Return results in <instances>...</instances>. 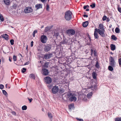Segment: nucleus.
Segmentation results:
<instances>
[{
	"instance_id": "8fccbe9b",
	"label": "nucleus",
	"mask_w": 121,
	"mask_h": 121,
	"mask_svg": "<svg viewBox=\"0 0 121 121\" xmlns=\"http://www.w3.org/2000/svg\"><path fill=\"white\" fill-rule=\"evenodd\" d=\"M107 18V17L106 16H104L103 18H102V20L103 21H104Z\"/></svg>"
},
{
	"instance_id": "393cba45",
	"label": "nucleus",
	"mask_w": 121,
	"mask_h": 121,
	"mask_svg": "<svg viewBox=\"0 0 121 121\" xmlns=\"http://www.w3.org/2000/svg\"><path fill=\"white\" fill-rule=\"evenodd\" d=\"M111 37V39L114 40H116L117 39V38L114 35H112Z\"/></svg>"
},
{
	"instance_id": "5701e85b",
	"label": "nucleus",
	"mask_w": 121,
	"mask_h": 121,
	"mask_svg": "<svg viewBox=\"0 0 121 121\" xmlns=\"http://www.w3.org/2000/svg\"><path fill=\"white\" fill-rule=\"evenodd\" d=\"M92 75L93 78L94 79H95L96 78V74L95 72H93Z\"/></svg>"
},
{
	"instance_id": "412c9836",
	"label": "nucleus",
	"mask_w": 121,
	"mask_h": 121,
	"mask_svg": "<svg viewBox=\"0 0 121 121\" xmlns=\"http://www.w3.org/2000/svg\"><path fill=\"white\" fill-rule=\"evenodd\" d=\"M99 28L101 30L104 29V28L103 25L102 24H100L99 25Z\"/></svg>"
},
{
	"instance_id": "6e6552de",
	"label": "nucleus",
	"mask_w": 121,
	"mask_h": 121,
	"mask_svg": "<svg viewBox=\"0 0 121 121\" xmlns=\"http://www.w3.org/2000/svg\"><path fill=\"white\" fill-rule=\"evenodd\" d=\"M41 73L42 75H43L47 76L49 73L48 70L45 68H43L41 71Z\"/></svg>"
},
{
	"instance_id": "20e7f679",
	"label": "nucleus",
	"mask_w": 121,
	"mask_h": 121,
	"mask_svg": "<svg viewBox=\"0 0 121 121\" xmlns=\"http://www.w3.org/2000/svg\"><path fill=\"white\" fill-rule=\"evenodd\" d=\"M95 30L97 32H98L99 35H101L102 37H105V35L104 34L105 31L104 29H103L102 30H100L99 29L96 28L95 29Z\"/></svg>"
},
{
	"instance_id": "c9c22d12",
	"label": "nucleus",
	"mask_w": 121,
	"mask_h": 121,
	"mask_svg": "<svg viewBox=\"0 0 121 121\" xmlns=\"http://www.w3.org/2000/svg\"><path fill=\"white\" fill-rule=\"evenodd\" d=\"M48 117L50 118H51L52 117V114L48 112Z\"/></svg>"
},
{
	"instance_id": "f8f14e48",
	"label": "nucleus",
	"mask_w": 121,
	"mask_h": 121,
	"mask_svg": "<svg viewBox=\"0 0 121 121\" xmlns=\"http://www.w3.org/2000/svg\"><path fill=\"white\" fill-rule=\"evenodd\" d=\"M32 11V9L31 7H26L24 10V12L26 13H29L31 12Z\"/></svg>"
},
{
	"instance_id": "0e129e2a",
	"label": "nucleus",
	"mask_w": 121,
	"mask_h": 121,
	"mask_svg": "<svg viewBox=\"0 0 121 121\" xmlns=\"http://www.w3.org/2000/svg\"><path fill=\"white\" fill-rule=\"evenodd\" d=\"M88 38L89 39V41L91 42V37H90V36H89V37Z\"/></svg>"
},
{
	"instance_id": "f257e3e1",
	"label": "nucleus",
	"mask_w": 121,
	"mask_h": 121,
	"mask_svg": "<svg viewBox=\"0 0 121 121\" xmlns=\"http://www.w3.org/2000/svg\"><path fill=\"white\" fill-rule=\"evenodd\" d=\"M72 13L70 10L67 11L65 13V17L66 20L68 21H69L72 18Z\"/></svg>"
},
{
	"instance_id": "052dcab7",
	"label": "nucleus",
	"mask_w": 121,
	"mask_h": 121,
	"mask_svg": "<svg viewBox=\"0 0 121 121\" xmlns=\"http://www.w3.org/2000/svg\"><path fill=\"white\" fill-rule=\"evenodd\" d=\"M43 3H44L45 1L46 0H40Z\"/></svg>"
},
{
	"instance_id": "c85d7f7f",
	"label": "nucleus",
	"mask_w": 121,
	"mask_h": 121,
	"mask_svg": "<svg viewBox=\"0 0 121 121\" xmlns=\"http://www.w3.org/2000/svg\"><path fill=\"white\" fill-rule=\"evenodd\" d=\"M74 105L73 104H71L69 106V109H71L72 108H74Z\"/></svg>"
},
{
	"instance_id": "ddd939ff",
	"label": "nucleus",
	"mask_w": 121,
	"mask_h": 121,
	"mask_svg": "<svg viewBox=\"0 0 121 121\" xmlns=\"http://www.w3.org/2000/svg\"><path fill=\"white\" fill-rule=\"evenodd\" d=\"M1 36L3 38H4L6 40H8L9 38V36L7 34H5L1 35Z\"/></svg>"
},
{
	"instance_id": "bb28decb",
	"label": "nucleus",
	"mask_w": 121,
	"mask_h": 121,
	"mask_svg": "<svg viewBox=\"0 0 121 121\" xmlns=\"http://www.w3.org/2000/svg\"><path fill=\"white\" fill-rule=\"evenodd\" d=\"M92 95V92H90L88 93L87 95V97L88 98H91V96Z\"/></svg>"
},
{
	"instance_id": "a18cd8bd",
	"label": "nucleus",
	"mask_w": 121,
	"mask_h": 121,
	"mask_svg": "<svg viewBox=\"0 0 121 121\" xmlns=\"http://www.w3.org/2000/svg\"><path fill=\"white\" fill-rule=\"evenodd\" d=\"M118 62L119 65L121 66V58H120L118 59Z\"/></svg>"
},
{
	"instance_id": "7ed1b4c3",
	"label": "nucleus",
	"mask_w": 121,
	"mask_h": 121,
	"mask_svg": "<svg viewBox=\"0 0 121 121\" xmlns=\"http://www.w3.org/2000/svg\"><path fill=\"white\" fill-rule=\"evenodd\" d=\"M66 33L69 35H73L75 34V31L73 29H69L66 30Z\"/></svg>"
},
{
	"instance_id": "69168bd1",
	"label": "nucleus",
	"mask_w": 121,
	"mask_h": 121,
	"mask_svg": "<svg viewBox=\"0 0 121 121\" xmlns=\"http://www.w3.org/2000/svg\"><path fill=\"white\" fill-rule=\"evenodd\" d=\"M112 26V25H109V27L110 28H111Z\"/></svg>"
},
{
	"instance_id": "2eb2a0df",
	"label": "nucleus",
	"mask_w": 121,
	"mask_h": 121,
	"mask_svg": "<svg viewBox=\"0 0 121 121\" xmlns=\"http://www.w3.org/2000/svg\"><path fill=\"white\" fill-rule=\"evenodd\" d=\"M52 28V27H51L47 26L46 27L44 30V31L45 32H47L48 31L50 30Z\"/></svg>"
},
{
	"instance_id": "864d4df0",
	"label": "nucleus",
	"mask_w": 121,
	"mask_h": 121,
	"mask_svg": "<svg viewBox=\"0 0 121 121\" xmlns=\"http://www.w3.org/2000/svg\"><path fill=\"white\" fill-rule=\"evenodd\" d=\"M91 88H94V89H95L96 88V86L94 85V86H91Z\"/></svg>"
},
{
	"instance_id": "5fc2aeb1",
	"label": "nucleus",
	"mask_w": 121,
	"mask_h": 121,
	"mask_svg": "<svg viewBox=\"0 0 121 121\" xmlns=\"http://www.w3.org/2000/svg\"><path fill=\"white\" fill-rule=\"evenodd\" d=\"M28 99L30 101V103L33 100V99L32 98L29 99V98H28Z\"/></svg>"
},
{
	"instance_id": "4d7b16f0",
	"label": "nucleus",
	"mask_w": 121,
	"mask_h": 121,
	"mask_svg": "<svg viewBox=\"0 0 121 121\" xmlns=\"http://www.w3.org/2000/svg\"><path fill=\"white\" fill-rule=\"evenodd\" d=\"M77 120H79V121H83V120L81 119H79L78 118H76Z\"/></svg>"
},
{
	"instance_id": "6e6d98bb",
	"label": "nucleus",
	"mask_w": 121,
	"mask_h": 121,
	"mask_svg": "<svg viewBox=\"0 0 121 121\" xmlns=\"http://www.w3.org/2000/svg\"><path fill=\"white\" fill-rule=\"evenodd\" d=\"M91 41L90 42L89 41V42L87 43H86V45H89L91 44Z\"/></svg>"
},
{
	"instance_id": "58836bf2",
	"label": "nucleus",
	"mask_w": 121,
	"mask_h": 121,
	"mask_svg": "<svg viewBox=\"0 0 121 121\" xmlns=\"http://www.w3.org/2000/svg\"><path fill=\"white\" fill-rule=\"evenodd\" d=\"M2 92L3 94L5 95H8V94L7 92L5 91V90H3Z\"/></svg>"
},
{
	"instance_id": "603ef678",
	"label": "nucleus",
	"mask_w": 121,
	"mask_h": 121,
	"mask_svg": "<svg viewBox=\"0 0 121 121\" xmlns=\"http://www.w3.org/2000/svg\"><path fill=\"white\" fill-rule=\"evenodd\" d=\"M12 113L13 115H14L16 116V113L15 112H12Z\"/></svg>"
},
{
	"instance_id": "774afa93",
	"label": "nucleus",
	"mask_w": 121,
	"mask_h": 121,
	"mask_svg": "<svg viewBox=\"0 0 121 121\" xmlns=\"http://www.w3.org/2000/svg\"><path fill=\"white\" fill-rule=\"evenodd\" d=\"M86 8H89V6L88 5H86Z\"/></svg>"
},
{
	"instance_id": "37998d69",
	"label": "nucleus",
	"mask_w": 121,
	"mask_h": 121,
	"mask_svg": "<svg viewBox=\"0 0 121 121\" xmlns=\"http://www.w3.org/2000/svg\"><path fill=\"white\" fill-rule=\"evenodd\" d=\"M59 35V33H58L57 32H55L54 34V36L56 37H57Z\"/></svg>"
},
{
	"instance_id": "c756f323",
	"label": "nucleus",
	"mask_w": 121,
	"mask_h": 121,
	"mask_svg": "<svg viewBox=\"0 0 121 121\" xmlns=\"http://www.w3.org/2000/svg\"><path fill=\"white\" fill-rule=\"evenodd\" d=\"M120 30L117 27L115 29V32L116 33H119L120 32Z\"/></svg>"
},
{
	"instance_id": "09e8293b",
	"label": "nucleus",
	"mask_w": 121,
	"mask_h": 121,
	"mask_svg": "<svg viewBox=\"0 0 121 121\" xmlns=\"http://www.w3.org/2000/svg\"><path fill=\"white\" fill-rule=\"evenodd\" d=\"M117 9L119 12L121 13V8L118 6Z\"/></svg>"
},
{
	"instance_id": "680f3d73",
	"label": "nucleus",
	"mask_w": 121,
	"mask_h": 121,
	"mask_svg": "<svg viewBox=\"0 0 121 121\" xmlns=\"http://www.w3.org/2000/svg\"><path fill=\"white\" fill-rule=\"evenodd\" d=\"M86 8H87L86 5H85L83 7V8L85 9H86Z\"/></svg>"
},
{
	"instance_id": "4be33fe9",
	"label": "nucleus",
	"mask_w": 121,
	"mask_h": 121,
	"mask_svg": "<svg viewBox=\"0 0 121 121\" xmlns=\"http://www.w3.org/2000/svg\"><path fill=\"white\" fill-rule=\"evenodd\" d=\"M95 66L96 68L98 69L99 68V65L98 61H96V64L95 65Z\"/></svg>"
},
{
	"instance_id": "9d476101",
	"label": "nucleus",
	"mask_w": 121,
	"mask_h": 121,
	"mask_svg": "<svg viewBox=\"0 0 121 121\" xmlns=\"http://www.w3.org/2000/svg\"><path fill=\"white\" fill-rule=\"evenodd\" d=\"M52 56V54L51 53H49L45 54L44 55V58L46 60H47L51 58Z\"/></svg>"
},
{
	"instance_id": "473e14b6",
	"label": "nucleus",
	"mask_w": 121,
	"mask_h": 121,
	"mask_svg": "<svg viewBox=\"0 0 121 121\" xmlns=\"http://www.w3.org/2000/svg\"><path fill=\"white\" fill-rule=\"evenodd\" d=\"M115 121H121V117L116 118L115 119Z\"/></svg>"
},
{
	"instance_id": "13d9d810",
	"label": "nucleus",
	"mask_w": 121,
	"mask_h": 121,
	"mask_svg": "<svg viewBox=\"0 0 121 121\" xmlns=\"http://www.w3.org/2000/svg\"><path fill=\"white\" fill-rule=\"evenodd\" d=\"M33 41H32L31 42V46L32 47L33 46Z\"/></svg>"
},
{
	"instance_id": "9b49d317",
	"label": "nucleus",
	"mask_w": 121,
	"mask_h": 121,
	"mask_svg": "<svg viewBox=\"0 0 121 121\" xmlns=\"http://www.w3.org/2000/svg\"><path fill=\"white\" fill-rule=\"evenodd\" d=\"M45 82L47 84H49L52 81V78L48 76L45 78H44Z\"/></svg>"
},
{
	"instance_id": "7c9ffc66",
	"label": "nucleus",
	"mask_w": 121,
	"mask_h": 121,
	"mask_svg": "<svg viewBox=\"0 0 121 121\" xmlns=\"http://www.w3.org/2000/svg\"><path fill=\"white\" fill-rule=\"evenodd\" d=\"M27 109V107L26 106L24 105L22 107V109L23 110H26Z\"/></svg>"
},
{
	"instance_id": "a211bd4d",
	"label": "nucleus",
	"mask_w": 121,
	"mask_h": 121,
	"mask_svg": "<svg viewBox=\"0 0 121 121\" xmlns=\"http://www.w3.org/2000/svg\"><path fill=\"white\" fill-rule=\"evenodd\" d=\"M96 32V31L95 30L94 34V38L95 39H98L99 38V36L98 35V33Z\"/></svg>"
},
{
	"instance_id": "f03ea898",
	"label": "nucleus",
	"mask_w": 121,
	"mask_h": 121,
	"mask_svg": "<svg viewBox=\"0 0 121 121\" xmlns=\"http://www.w3.org/2000/svg\"><path fill=\"white\" fill-rule=\"evenodd\" d=\"M74 93H70L68 94L67 95V97L69 98V100L70 101H75L77 100V98L75 96Z\"/></svg>"
},
{
	"instance_id": "79ce46f5",
	"label": "nucleus",
	"mask_w": 121,
	"mask_h": 121,
	"mask_svg": "<svg viewBox=\"0 0 121 121\" xmlns=\"http://www.w3.org/2000/svg\"><path fill=\"white\" fill-rule=\"evenodd\" d=\"M93 54L95 56H97V52L96 50H94L93 52Z\"/></svg>"
},
{
	"instance_id": "c03bdc74",
	"label": "nucleus",
	"mask_w": 121,
	"mask_h": 121,
	"mask_svg": "<svg viewBox=\"0 0 121 121\" xmlns=\"http://www.w3.org/2000/svg\"><path fill=\"white\" fill-rule=\"evenodd\" d=\"M52 85L51 84H49L48 85V88L49 89H51L52 88Z\"/></svg>"
},
{
	"instance_id": "6ab92c4d",
	"label": "nucleus",
	"mask_w": 121,
	"mask_h": 121,
	"mask_svg": "<svg viewBox=\"0 0 121 121\" xmlns=\"http://www.w3.org/2000/svg\"><path fill=\"white\" fill-rule=\"evenodd\" d=\"M35 7L37 9H38L40 8H42V5L40 4H37L35 6Z\"/></svg>"
},
{
	"instance_id": "bf43d9fd",
	"label": "nucleus",
	"mask_w": 121,
	"mask_h": 121,
	"mask_svg": "<svg viewBox=\"0 0 121 121\" xmlns=\"http://www.w3.org/2000/svg\"><path fill=\"white\" fill-rule=\"evenodd\" d=\"M83 16L84 17H88V16L87 15H86L85 14L83 15Z\"/></svg>"
},
{
	"instance_id": "3c124183",
	"label": "nucleus",
	"mask_w": 121,
	"mask_h": 121,
	"mask_svg": "<svg viewBox=\"0 0 121 121\" xmlns=\"http://www.w3.org/2000/svg\"><path fill=\"white\" fill-rule=\"evenodd\" d=\"M93 50L92 49H91V56H92L93 55Z\"/></svg>"
},
{
	"instance_id": "b1692460",
	"label": "nucleus",
	"mask_w": 121,
	"mask_h": 121,
	"mask_svg": "<svg viewBox=\"0 0 121 121\" xmlns=\"http://www.w3.org/2000/svg\"><path fill=\"white\" fill-rule=\"evenodd\" d=\"M49 64L48 62L45 63L43 65V67L44 68H47L48 67Z\"/></svg>"
},
{
	"instance_id": "4c0bfd02",
	"label": "nucleus",
	"mask_w": 121,
	"mask_h": 121,
	"mask_svg": "<svg viewBox=\"0 0 121 121\" xmlns=\"http://www.w3.org/2000/svg\"><path fill=\"white\" fill-rule=\"evenodd\" d=\"M37 32V30H35L34 31L33 34V37H35V34Z\"/></svg>"
},
{
	"instance_id": "f704fd0d",
	"label": "nucleus",
	"mask_w": 121,
	"mask_h": 121,
	"mask_svg": "<svg viewBox=\"0 0 121 121\" xmlns=\"http://www.w3.org/2000/svg\"><path fill=\"white\" fill-rule=\"evenodd\" d=\"M17 5L16 4H14L13 6L12 7L11 9H15L16 8Z\"/></svg>"
},
{
	"instance_id": "2f4dec72",
	"label": "nucleus",
	"mask_w": 121,
	"mask_h": 121,
	"mask_svg": "<svg viewBox=\"0 0 121 121\" xmlns=\"http://www.w3.org/2000/svg\"><path fill=\"white\" fill-rule=\"evenodd\" d=\"M0 19L1 20V22H3L4 21V18L1 14H0Z\"/></svg>"
},
{
	"instance_id": "e2e57ef3",
	"label": "nucleus",
	"mask_w": 121,
	"mask_h": 121,
	"mask_svg": "<svg viewBox=\"0 0 121 121\" xmlns=\"http://www.w3.org/2000/svg\"><path fill=\"white\" fill-rule=\"evenodd\" d=\"M109 20H110L108 18H107V20L106 21H107V22H108L109 21Z\"/></svg>"
},
{
	"instance_id": "338daca9",
	"label": "nucleus",
	"mask_w": 121,
	"mask_h": 121,
	"mask_svg": "<svg viewBox=\"0 0 121 121\" xmlns=\"http://www.w3.org/2000/svg\"><path fill=\"white\" fill-rule=\"evenodd\" d=\"M28 64H29L28 62H26V63H25V65H28Z\"/></svg>"
},
{
	"instance_id": "dca6fc26",
	"label": "nucleus",
	"mask_w": 121,
	"mask_h": 121,
	"mask_svg": "<svg viewBox=\"0 0 121 121\" xmlns=\"http://www.w3.org/2000/svg\"><path fill=\"white\" fill-rule=\"evenodd\" d=\"M110 47L112 51H114L115 49L116 46L115 45L113 44H112L111 45Z\"/></svg>"
},
{
	"instance_id": "de8ad7c7",
	"label": "nucleus",
	"mask_w": 121,
	"mask_h": 121,
	"mask_svg": "<svg viewBox=\"0 0 121 121\" xmlns=\"http://www.w3.org/2000/svg\"><path fill=\"white\" fill-rule=\"evenodd\" d=\"M46 7V9L48 11H49V5L48 4H47V5Z\"/></svg>"
},
{
	"instance_id": "aec40b11",
	"label": "nucleus",
	"mask_w": 121,
	"mask_h": 121,
	"mask_svg": "<svg viewBox=\"0 0 121 121\" xmlns=\"http://www.w3.org/2000/svg\"><path fill=\"white\" fill-rule=\"evenodd\" d=\"M67 41L65 39L63 38V40L61 41V43L62 44H67Z\"/></svg>"
},
{
	"instance_id": "49530a36",
	"label": "nucleus",
	"mask_w": 121,
	"mask_h": 121,
	"mask_svg": "<svg viewBox=\"0 0 121 121\" xmlns=\"http://www.w3.org/2000/svg\"><path fill=\"white\" fill-rule=\"evenodd\" d=\"M4 87V86L2 84H0V89H3Z\"/></svg>"
},
{
	"instance_id": "1a4fd4ad",
	"label": "nucleus",
	"mask_w": 121,
	"mask_h": 121,
	"mask_svg": "<svg viewBox=\"0 0 121 121\" xmlns=\"http://www.w3.org/2000/svg\"><path fill=\"white\" fill-rule=\"evenodd\" d=\"M51 46L49 44L45 45L44 48V50L45 52H48L50 50Z\"/></svg>"
},
{
	"instance_id": "cd10ccee",
	"label": "nucleus",
	"mask_w": 121,
	"mask_h": 121,
	"mask_svg": "<svg viewBox=\"0 0 121 121\" xmlns=\"http://www.w3.org/2000/svg\"><path fill=\"white\" fill-rule=\"evenodd\" d=\"M112 66H109L108 67V70L110 71H112L113 70V69Z\"/></svg>"
},
{
	"instance_id": "72a5a7b5",
	"label": "nucleus",
	"mask_w": 121,
	"mask_h": 121,
	"mask_svg": "<svg viewBox=\"0 0 121 121\" xmlns=\"http://www.w3.org/2000/svg\"><path fill=\"white\" fill-rule=\"evenodd\" d=\"M26 68H23L22 69V73H24L26 71Z\"/></svg>"
},
{
	"instance_id": "f3484780",
	"label": "nucleus",
	"mask_w": 121,
	"mask_h": 121,
	"mask_svg": "<svg viewBox=\"0 0 121 121\" xmlns=\"http://www.w3.org/2000/svg\"><path fill=\"white\" fill-rule=\"evenodd\" d=\"M4 4L7 5H9L10 4V2L9 0H4Z\"/></svg>"
},
{
	"instance_id": "e433bc0d",
	"label": "nucleus",
	"mask_w": 121,
	"mask_h": 121,
	"mask_svg": "<svg viewBox=\"0 0 121 121\" xmlns=\"http://www.w3.org/2000/svg\"><path fill=\"white\" fill-rule=\"evenodd\" d=\"M14 41L13 39H12L10 40V42L11 45H13L14 44Z\"/></svg>"
},
{
	"instance_id": "39448f33",
	"label": "nucleus",
	"mask_w": 121,
	"mask_h": 121,
	"mask_svg": "<svg viewBox=\"0 0 121 121\" xmlns=\"http://www.w3.org/2000/svg\"><path fill=\"white\" fill-rule=\"evenodd\" d=\"M59 90V87L58 86L55 85L52 88V92L54 94H56L58 92Z\"/></svg>"
},
{
	"instance_id": "a19ab883",
	"label": "nucleus",
	"mask_w": 121,
	"mask_h": 121,
	"mask_svg": "<svg viewBox=\"0 0 121 121\" xmlns=\"http://www.w3.org/2000/svg\"><path fill=\"white\" fill-rule=\"evenodd\" d=\"M13 59L14 61H16L17 60V56H16L14 55L13 56Z\"/></svg>"
},
{
	"instance_id": "423d86ee",
	"label": "nucleus",
	"mask_w": 121,
	"mask_h": 121,
	"mask_svg": "<svg viewBox=\"0 0 121 121\" xmlns=\"http://www.w3.org/2000/svg\"><path fill=\"white\" fill-rule=\"evenodd\" d=\"M110 65L113 67L115 66V63L113 58L111 56L109 58Z\"/></svg>"
},
{
	"instance_id": "0eeeda50",
	"label": "nucleus",
	"mask_w": 121,
	"mask_h": 121,
	"mask_svg": "<svg viewBox=\"0 0 121 121\" xmlns=\"http://www.w3.org/2000/svg\"><path fill=\"white\" fill-rule=\"evenodd\" d=\"M47 38L46 36L44 35H42L40 37L41 42L43 43H46L47 40Z\"/></svg>"
},
{
	"instance_id": "ea45409f",
	"label": "nucleus",
	"mask_w": 121,
	"mask_h": 121,
	"mask_svg": "<svg viewBox=\"0 0 121 121\" xmlns=\"http://www.w3.org/2000/svg\"><path fill=\"white\" fill-rule=\"evenodd\" d=\"M90 7H92V8H95V3H93L92 4H91L90 5Z\"/></svg>"
},
{
	"instance_id": "a878e982",
	"label": "nucleus",
	"mask_w": 121,
	"mask_h": 121,
	"mask_svg": "<svg viewBox=\"0 0 121 121\" xmlns=\"http://www.w3.org/2000/svg\"><path fill=\"white\" fill-rule=\"evenodd\" d=\"M30 77L32 79H35V76L33 74H31L30 75Z\"/></svg>"
},
{
	"instance_id": "4468645a",
	"label": "nucleus",
	"mask_w": 121,
	"mask_h": 121,
	"mask_svg": "<svg viewBox=\"0 0 121 121\" xmlns=\"http://www.w3.org/2000/svg\"><path fill=\"white\" fill-rule=\"evenodd\" d=\"M88 24V22L87 21H86L82 23V25L83 27H86Z\"/></svg>"
}]
</instances>
